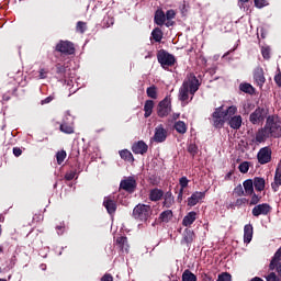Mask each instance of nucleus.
Here are the masks:
<instances>
[{"instance_id":"1","label":"nucleus","mask_w":281,"mask_h":281,"mask_svg":"<svg viewBox=\"0 0 281 281\" xmlns=\"http://www.w3.org/2000/svg\"><path fill=\"white\" fill-rule=\"evenodd\" d=\"M280 139L281 137V120L278 115H268L266 124L263 127H260L252 138V143L265 144L270 138Z\"/></svg>"},{"instance_id":"2","label":"nucleus","mask_w":281,"mask_h":281,"mask_svg":"<svg viewBox=\"0 0 281 281\" xmlns=\"http://www.w3.org/2000/svg\"><path fill=\"white\" fill-rule=\"evenodd\" d=\"M200 87L201 80H199V77H196L194 72H190L183 80L182 86L179 89L178 100H180V102H183L184 104H188V100L194 99V94L196 93V91H199Z\"/></svg>"},{"instance_id":"3","label":"nucleus","mask_w":281,"mask_h":281,"mask_svg":"<svg viewBox=\"0 0 281 281\" xmlns=\"http://www.w3.org/2000/svg\"><path fill=\"white\" fill-rule=\"evenodd\" d=\"M153 216V209L150 205L147 204H137L133 210V217L136 221H142L143 223H146L148 218Z\"/></svg>"},{"instance_id":"4","label":"nucleus","mask_w":281,"mask_h":281,"mask_svg":"<svg viewBox=\"0 0 281 281\" xmlns=\"http://www.w3.org/2000/svg\"><path fill=\"white\" fill-rule=\"evenodd\" d=\"M157 60L161 65L162 69L173 67V65L177 63V58H175V55L168 53L166 49L158 50Z\"/></svg>"},{"instance_id":"5","label":"nucleus","mask_w":281,"mask_h":281,"mask_svg":"<svg viewBox=\"0 0 281 281\" xmlns=\"http://www.w3.org/2000/svg\"><path fill=\"white\" fill-rule=\"evenodd\" d=\"M267 115H269V109L265 106H258L252 113H250L249 122L254 125L262 124V122L269 117Z\"/></svg>"},{"instance_id":"6","label":"nucleus","mask_w":281,"mask_h":281,"mask_svg":"<svg viewBox=\"0 0 281 281\" xmlns=\"http://www.w3.org/2000/svg\"><path fill=\"white\" fill-rule=\"evenodd\" d=\"M170 111H172V100L170 97H166L158 103L157 115L158 117H168V115H170Z\"/></svg>"},{"instance_id":"7","label":"nucleus","mask_w":281,"mask_h":281,"mask_svg":"<svg viewBox=\"0 0 281 281\" xmlns=\"http://www.w3.org/2000/svg\"><path fill=\"white\" fill-rule=\"evenodd\" d=\"M55 50L64 56H74L76 54V46L72 42L69 41H59L56 45Z\"/></svg>"},{"instance_id":"8","label":"nucleus","mask_w":281,"mask_h":281,"mask_svg":"<svg viewBox=\"0 0 281 281\" xmlns=\"http://www.w3.org/2000/svg\"><path fill=\"white\" fill-rule=\"evenodd\" d=\"M213 126L214 128H223L225 126V112L223 111V105L216 108L212 113Z\"/></svg>"},{"instance_id":"9","label":"nucleus","mask_w":281,"mask_h":281,"mask_svg":"<svg viewBox=\"0 0 281 281\" xmlns=\"http://www.w3.org/2000/svg\"><path fill=\"white\" fill-rule=\"evenodd\" d=\"M271 210L272 207L268 203L257 204L252 209L251 214L256 218H258V216H269V214H271Z\"/></svg>"},{"instance_id":"10","label":"nucleus","mask_w":281,"mask_h":281,"mask_svg":"<svg viewBox=\"0 0 281 281\" xmlns=\"http://www.w3.org/2000/svg\"><path fill=\"white\" fill-rule=\"evenodd\" d=\"M153 139L156 142V144H164V142L168 139V130H166L161 124L158 125L155 128Z\"/></svg>"},{"instance_id":"11","label":"nucleus","mask_w":281,"mask_h":281,"mask_svg":"<svg viewBox=\"0 0 281 281\" xmlns=\"http://www.w3.org/2000/svg\"><path fill=\"white\" fill-rule=\"evenodd\" d=\"M120 188L121 190H125V192L133 193L137 189V180L133 177H128L121 181Z\"/></svg>"},{"instance_id":"12","label":"nucleus","mask_w":281,"mask_h":281,"mask_svg":"<svg viewBox=\"0 0 281 281\" xmlns=\"http://www.w3.org/2000/svg\"><path fill=\"white\" fill-rule=\"evenodd\" d=\"M257 159L261 166H265V164H269L271 161V148L270 147H263L261 148L257 154Z\"/></svg>"},{"instance_id":"13","label":"nucleus","mask_w":281,"mask_h":281,"mask_svg":"<svg viewBox=\"0 0 281 281\" xmlns=\"http://www.w3.org/2000/svg\"><path fill=\"white\" fill-rule=\"evenodd\" d=\"M203 199H205V191H195L188 198L187 205L189 207H194V205H196L199 201H203Z\"/></svg>"},{"instance_id":"14","label":"nucleus","mask_w":281,"mask_h":281,"mask_svg":"<svg viewBox=\"0 0 281 281\" xmlns=\"http://www.w3.org/2000/svg\"><path fill=\"white\" fill-rule=\"evenodd\" d=\"M132 151L134 155H146L148 153V145L144 140H138L133 144Z\"/></svg>"},{"instance_id":"15","label":"nucleus","mask_w":281,"mask_h":281,"mask_svg":"<svg viewBox=\"0 0 281 281\" xmlns=\"http://www.w3.org/2000/svg\"><path fill=\"white\" fill-rule=\"evenodd\" d=\"M195 236L194 231L186 228L182 235L181 245H187V247H190L191 243H194Z\"/></svg>"},{"instance_id":"16","label":"nucleus","mask_w":281,"mask_h":281,"mask_svg":"<svg viewBox=\"0 0 281 281\" xmlns=\"http://www.w3.org/2000/svg\"><path fill=\"white\" fill-rule=\"evenodd\" d=\"M103 207H105L108 214L113 216V214H115V212H117V202H115V200L105 198L103 201Z\"/></svg>"},{"instance_id":"17","label":"nucleus","mask_w":281,"mask_h":281,"mask_svg":"<svg viewBox=\"0 0 281 281\" xmlns=\"http://www.w3.org/2000/svg\"><path fill=\"white\" fill-rule=\"evenodd\" d=\"M254 238V225L251 224H246L244 226V243L246 245H249Z\"/></svg>"},{"instance_id":"18","label":"nucleus","mask_w":281,"mask_h":281,"mask_svg":"<svg viewBox=\"0 0 281 281\" xmlns=\"http://www.w3.org/2000/svg\"><path fill=\"white\" fill-rule=\"evenodd\" d=\"M228 126H231L234 131H238L240 126H243V116L234 115L228 119Z\"/></svg>"},{"instance_id":"19","label":"nucleus","mask_w":281,"mask_h":281,"mask_svg":"<svg viewBox=\"0 0 281 281\" xmlns=\"http://www.w3.org/2000/svg\"><path fill=\"white\" fill-rule=\"evenodd\" d=\"M154 22L156 23V25H159L160 27L166 25V13L164 12V10H156L154 15Z\"/></svg>"},{"instance_id":"20","label":"nucleus","mask_w":281,"mask_h":281,"mask_svg":"<svg viewBox=\"0 0 281 281\" xmlns=\"http://www.w3.org/2000/svg\"><path fill=\"white\" fill-rule=\"evenodd\" d=\"M162 199H164V202H162L164 207H167L169 210V207H172V205H175V195H172L171 190L164 193Z\"/></svg>"},{"instance_id":"21","label":"nucleus","mask_w":281,"mask_h":281,"mask_svg":"<svg viewBox=\"0 0 281 281\" xmlns=\"http://www.w3.org/2000/svg\"><path fill=\"white\" fill-rule=\"evenodd\" d=\"M164 199V190L155 188L149 191V201L157 203Z\"/></svg>"},{"instance_id":"22","label":"nucleus","mask_w":281,"mask_h":281,"mask_svg":"<svg viewBox=\"0 0 281 281\" xmlns=\"http://www.w3.org/2000/svg\"><path fill=\"white\" fill-rule=\"evenodd\" d=\"M281 186V165H279L276 169V173H274V182L271 183V188L273 190V192H278V189Z\"/></svg>"},{"instance_id":"23","label":"nucleus","mask_w":281,"mask_h":281,"mask_svg":"<svg viewBox=\"0 0 281 281\" xmlns=\"http://www.w3.org/2000/svg\"><path fill=\"white\" fill-rule=\"evenodd\" d=\"M72 65H76V61L59 63L56 65V69L57 71H76V68H71Z\"/></svg>"},{"instance_id":"24","label":"nucleus","mask_w":281,"mask_h":281,"mask_svg":"<svg viewBox=\"0 0 281 281\" xmlns=\"http://www.w3.org/2000/svg\"><path fill=\"white\" fill-rule=\"evenodd\" d=\"M196 221V212H189L182 220L183 227H190Z\"/></svg>"},{"instance_id":"25","label":"nucleus","mask_w":281,"mask_h":281,"mask_svg":"<svg viewBox=\"0 0 281 281\" xmlns=\"http://www.w3.org/2000/svg\"><path fill=\"white\" fill-rule=\"evenodd\" d=\"M13 79L20 87L27 86V76L23 75V71H16L13 76Z\"/></svg>"},{"instance_id":"26","label":"nucleus","mask_w":281,"mask_h":281,"mask_svg":"<svg viewBox=\"0 0 281 281\" xmlns=\"http://www.w3.org/2000/svg\"><path fill=\"white\" fill-rule=\"evenodd\" d=\"M252 184L257 192H262V190H265V186H266L265 178L255 177L252 180Z\"/></svg>"},{"instance_id":"27","label":"nucleus","mask_w":281,"mask_h":281,"mask_svg":"<svg viewBox=\"0 0 281 281\" xmlns=\"http://www.w3.org/2000/svg\"><path fill=\"white\" fill-rule=\"evenodd\" d=\"M116 244L119 245L120 249L124 251L125 254H128V237H117L116 238Z\"/></svg>"},{"instance_id":"28","label":"nucleus","mask_w":281,"mask_h":281,"mask_svg":"<svg viewBox=\"0 0 281 281\" xmlns=\"http://www.w3.org/2000/svg\"><path fill=\"white\" fill-rule=\"evenodd\" d=\"M172 216H173L172 210H167L160 213L158 221L160 223H170V221H172Z\"/></svg>"},{"instance_id":"29","label":"nucleus","mask_w":281,"mask_h":281,"mask_svg":"<svg viewBox=\"0 0 281 281\" xmlns=\"http://www.w3.org/2000/svg\"><path fill=\"white\" fill-rule=\"evenodd\" d=\"M153 109H155V101H153V100L145 101V104H144V111H145L144 117H150L153 115Z\"/></svg>"},{"instance_id":"30","label":"nucleus","mask_w":281,"mask_h":281,"mask_svg":"<svg viewBox=\"0 0 281 281\" xmlns=\"http://www.w3.org/2000/svg\"><path fill=\"white\" fill-rule=\"evenodd\" d=\"M173 128L177 131V133H180V135H186V133H188V126L183 121L176 122Z\"/></svg>"},{"instance_id":"31","label":"nucleus","mask_w":281,"mask_h":281,"mask_svg":"<svg viewBox=\"0 0 281 281\" xmlns=\"http://www.w3.org/2000/svg\"><path fill=\"white\" fill-rule=\"evenodd\" d=\"M254 79L258 87H262L265 82H267V79L265 78V72L262 71L255 72Z\"/></svg>"},{"instance_id":"32","label":"nucleus","mask_w":281,"mask_h":281,"mask_svg":"<svg viewBox=\"0 0 281 281\" xmlns=\"http://www.w3.org/2000/svg\"><path fill=\"white\" fill-rule=\"evenodd\" d=\"M239 89L244 93H248V95H254V93H256V88H254V86H251V83H240Z\"/></svg>"},{"instance_id":"33","label":"nucleus","mask_w":281,"mask_h":281,"mask_svg":"<svg viewBox=\"0 0 281 281\" xmlns=\"http://www.w3.org/2000/svg\"><path fill=\"white\" fill-rule=\"evenodd\" d=\"M244 190L247 196H251L254 194V180L248 179L244 181Z\"/></svg>"},{"instance_id":"34","label":"nucleus","mask_w":281,"mask_h":281,"mask_svg":"<svg viewBox=\"0 0 281 281\" xmlns=\"http://www.w3.org/2000/svg\"><path fill=\"white\" fill-rule=\"evenodd\" d=\"M59 131L65 133L66 135H74V124L61 123L59 126Z\"/></svg>"},{"instance_id":"35","label":"nucleus","mask_w":281,"mask_h":281,"mask_svg":"<svg viewBox=\"0 0 281 281\" xmlns=\"http://www.w3.org/2000/svg\"><path fill=\"white\" fill-rule=\"evenodd\" d=\"M120 157H121V159H124V161H135L133 154L128 149L121 150Z\"/></svg>"},{"instance_id":"36","label":"nucleus","mask_w":281,"mask_h":281,"mask_svg":"<svg viewBox=\"0 0 281 281\" xmlns=\"http://www.w3.org/2000/svg\"><path fill=\"white\" fill-rule=\"evenodd\" d=\"M151 36L156 43H161V38H164V32H161V29L156 27L153 30Z\"/></svg>"},{"instance_id":"37","label":"nucleus","mask_w":281,"mask_h":281,"mask_svg":"<svg viewBox=\"0 0 281 281\" xmlns=\"http://www.w3.org/2000/svg\"><path fill=\"white\" fill-rule=\"evenodd\" d=\"M261 56L263 60H271V46H261Z\"/></svg>"},{"instance_id":"38","label":"nucleus","mask_w":281,"mask_h":281,"mask_svg":"<svg viewBox=\"0 0 281 281\" xmlns=\"http://www.w3.org/2000/svg\"><path fill=\"white\" fill-rule=\"evenodd\" d=\"M182 281H196V277L194 273H192V271L187 269L182 273Z\"/></svg>"},{"instance_id":"39","label":"nucleus","mask_w":281,"mask_h":281,"mask_svg":"<svg viewBox=\"0 0 281 281\" xmlns=\"http://www.w3.org/2000/svg\"><path fill=\"white\" fill-rule=\"evenodd\" d=\"M235 113H238V108L236 105H231L224 111L226 117H234Z\"/></svg>"},{"instance_id":"40","label":"nucleus","mask_w":281,"mask_h":281,"mask_svg":"<svg viewBox=\"0 0 281 281\" xmlns=\"http://www.w3.org/2000/svg\"><path fill=\"white\" fill-rule=\"evenodd\" d=\"M56 159H57L58 166H60L63 164V161H65V159H67V151H65V149L57 151Z\"/></svg>"},{"instance_id":"41","label":"nucleus","mask_w":281,"mask_h":281,"mask_svg":"<svg viewBox=\"0 0 281 281\" xmlns=\"http://www.w3.org/2000/svg\"><path fill=\"white\" fill-rule=\"evenodd\" d=\"M146 93L148 98H151V100H157V87H148Z\"/></svg>"},{"instance_id":"42","label":"nucleus","mask_w":281,"mask_h":281,"mask_svg":"<svg viewBox=\"0 0 281 281\" xmlns=\"http://www.w3.org/2000/svg\"><path fill=\"white\" fill-rule=\"evenodd\" d=\"M188 153L192 156V157H196V155H199V146H196V144H190L188 146Z\"/></svg>"},{"instance_id":"43","label":"nucleus","mask_w":281,"mask_h":281,"mask_svg":"<svg viewBox=\"0 0 281 281\" xmlns=\"http://www.w3.org/2000/svg\"><path fill=\"white\" fill-rule=\"evenodd\" d=\"M38 238V233H29L26 235V239L29 241V245H34L36 243V239Z\"/></svg>"},{"instance_id":"44","label":"nucleus","mask_w":281,"mask_h":281,"mask_svg":"<svg viewBox=\"0 0 281 281\" xmlns=\"http://www.w3.org/2000/svg\"><path fill=\"white\" fill-rule=\"evenodd\" d=\"M239 172L243 175H247L249 172V161H244L238 167Z\"/></svg>"},{"instance_id":"45","label":"nucleus","mask_w":281,"mask_h":281,"mask_svg":"<svg viewBox=\"0 0 281 281\" xmlns=\"http://www.w3.org/2000/svg\"><path fill=\"white\" fill-rule=\"evenodd\" d=\"M246 203H249V200L247 198H239L235 201L233 204L234 207H241L243 205H246Z\"/></svg>"},{"instance_id":"46","label":"nucleus","mask_w":281,"mask_h":281,"mask_svg":"<svg viewBox=\"0 0 281 281\" xmlns=\"http://www.w3.org/2000/svg\"><path fill=\"white\" fill-rule=\"evenodd\" d=\"M77 32H80V34H85V32H87V23L79 21L77 22Z\"/></svg>"},{"instance_id":"47","label":"nucleus","mask_w":281,"mask_h":281,"mask_svg":"<svg viewBox=\"0 0 281 281\" xmlns=\"http://www.w3.org/2000/svg\"><path fill=\"white\" fill-rule=\"evenodd\" d=\"M217 281H232V274L229 272H223L218 274Z\"/></svg>"},{"instance_id":"48","label":"nucleus","mask_w":281,"mask_h":281,"mask_svg":"<svg viewBox=\"0 0 281 281\" xmlns=\"http://www.w3.org/2000/svg\"><path fill=\"white\" fill-rule=\"evenodd\" d=\"M233 194H235V196H244L245 190H243V184L235 187Z\"/></svg>"},{"instance_id":"49","label":"nucleus","mask_w":281,"mask_h":281,"mask_svg":"<svg viewBox=\"0 0 281 281\" xmlns=\"http://www.w3.org/2000/svg\"><path fill=\"white\" fill-rule=\"evenodd\" d=\"M188 183H190V180H188V177L183 176L179 179V186L182 189L188 188Z\"/></svg>"},{"instance_id":"50","label":"nucleus","mask_w":281,"mask_h":281,"mask_svg":"<svg viewBox=\"0 0 281 281\" xmlns=\"http://www.w3.org/2000/svg\"><path fill=\"white\" fill-rule=\"evenodd\" d=\"M255 8L261 10V8L267 7V0H254Z\"/></svg>"},{"instance_id":"51","label":"nucleus","mask_w":281,"mask_h":281,"mask_svg":"<svg viewBox=\"0 0 281 281\" xmlns=\"http://www.w3.org/2000/svg\"><path fill=\"white\" fill-rule=\"evenodd\" d=\"M258 203H260V196H258V194H256V193H252L249 205L256 206V205H258Z\"/></svg>"},{"instance_id":"52","label":"nucleus","mask_w":281,"mask_h":281,"mask_svg":"<svg viewBox=\"0 0 281 281\" xmlns=\"http://www.w3.org/2000/svg\"><path fill=\"white\" fill-rule=\"evenodd\" d=\"M175 16H177V13L175 12V10H168L165 14V19H167V21H172Z\"/></svg>"},{"instance_id":"53","label":"nucleus","mask_w":281,"mask_h":281,"mask_svg":"<svg viewBox=\"0 0 281 281\" xmlns=\"http://www.w3.org/2000/svg\"><path fill=\"white\" fill-rule=\"evenodd\" d=\"M267 281H280L278 274H276V272H270L267 277H266Z\"/></svg>"},{"instance_id":"54","label":"nucleus","mask_w":281,"mask_h":281,"mask_svg":"<svg viewBox=\"0 0 281 281\" xmlns=\"http://www.w3.org/2000/svg\"><path fill=\"white\" fill-rule=\"evenodd\" d=\"M75 178H76V171H69L65 175L66 181H74Z\"/></svg>"},{"instance_id":"55","label":"nucleus","mask_w":281,"mask_h":281,"mask_svg":"<svg viewBox=\"0 0 281 281\" xmlns=\"http://www.w3.org/2000/svg\"><path fill=\"white\" fill-rule=\"evenodd\" d=\"M274 82L277 85V87H279L281 89V71H279L276 76H274Z\"/></svg>"},{"instance_id":"56","label":"nucleus","mask_w":281,"mask_h":281,"mask_svg":"<svg viewBox=\"0 0 281 281\" xmlns=\"http://www.w3.org/2000/svg\"><path fill=\"white\" fill-rule=\"evenodd\" d=\"M13 155L14 157H21V155H23V149H21V147H13Z\"/></svg>"},{"instance_id":"57","label":"nucleus","mask_w":281,"mask_h":281,"mask_svg":"<svg viewBox=\"0 0 281 281\" xmlns=\"http://www.w3.org/2000/svg\"><path fill=\"white\" fill-rule=\"evenodd\" d=\"M36 80H45L47 78V71H40L38 76H35Z\"/></svg>"},{"instance_id":"58","label":"nucleus","mask_w":281,"mask_h":281,"mask_svg":"<svg viewBox=\"0 0 281 281\" xmlns=\"http://www.w3.org/2000/svg\"><path fill=\"white\" fill-rule=\"evenodd\" d=\"M53 100H54V97L49 95L44 100H42L41 104H49V102H52Z\"/></svg>"},{"instance_id":"59","label":"nucleus","mask_w":281,"mask_h":281,"mask_svg":"<svg viewBox=\"0 0 281 281\" xmlns=\"http://www.w3.org/2000/svg\"><path fill=\"white\" fill-rule=\"evenodd\" d=\"M203 281H214V277H212V274H204Z\"/></svg>"},{"instance_id":"60","label":"nucleus","mask_w":281,"mask_h":281,"mask_svg":"<svg viewBox=\"0 0 281 281\" xmlns=\"http://www.w3.org/2000/svg\"><path fill=\"white\" fill-rule=\"evenodd\" d=\"M274 269H277V272L279 273V276L281 278V262L279 265H277V267Z\"/></svg>"},{"instance_id":"61","label":"nucleus","mask_w":281,"mask_h":281,"mask_svg":"<svg viewBox=\"0 0 281 281\" xmlns=\"http://www.w3.org/2000/svg\"><path fill=\"white\" fill-rule=\"evenodd\" d=\"M177 201L178 203H181V201H183V194L178 193Z\"/></svg>"},{"instance_id":"62","label":"nucleus","mask_w":281,"mask_h":281,"mask_svg":"<svg viewBox=\"0 0 281 281\" xmlns=\"http://www.w3.org/2000/svg\"><path fill=\"white\" fill-rule=\"evenodd\" d=\"M166 27H171V25H175V22L168 20L166 23H165Z\"/></svg>"},{"instance_id":"63","label":"nucleus","mask_w":281,"mask_h":281,"mask_svg":"<svg viewBox=\"0 0 281 281\" xmlns=\"http://www.w3.org/2000/svg\"><path fill=\"white\" fill-rule=\"evenodd\" d=\"M0 223H5V216L3 214H0Z\"/></svg>"},{"instance_id":"64","label":"nucleus","mask_w":281,"mask_h":281,"mask_svg":"<svg viewBox=\"0 0 281 281\" xmlns=\"http://www.w3.org/2000/svg\"><path fill=\"white\" fill-rule=\"evenodd\" d=\"M239 1V5H243L244 3H248L249 0H238Z\"/></svg>"}]
</instances>
